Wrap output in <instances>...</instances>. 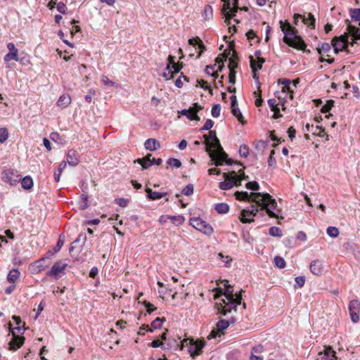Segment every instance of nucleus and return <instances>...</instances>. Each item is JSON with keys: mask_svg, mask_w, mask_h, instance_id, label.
<instances>
[{"mask_svg": "<svg viewBox=\"0 0 360 360\" xmlns=\"http://www.w3.org/2000/svg\"><path fill=\"white\" fill-rule=\"evenodd\" d=\"M244 167L238 170V174L235 172L224 173V181L219 183V187L221 190H229L234 186H240L242 180L248 179L244 172Z\"/></svg>", "mask_w": 360, "mask_h": 360, "instance_id": "f257e3e1", "label": "nucleus"}, {"mask_svg": "<svg viewBox=\"0 0 360 360\" xmlns=\"http://www.w3.org/2000/svg\"><path fill=\"white\" fill-rule=\"evenodd\" d=\"M280 24L284 34L283 41L287 45H307L302 38L297 34V30L289 22L280 21Z\"/></svg>", "mask_w": 360, "mask_h": 360, "instance_id": "f03ea898", "label": "nucleus"}, {"mask_svg": "<svg viewBox=\"0 0 360 360\" xmlns=\"http://www.w3.org/2000/svg\"><path fill=\"white\" fill-rule=\"evenodd\" d=\"M348 46H317L316 50L320 55L319 60L321 62H328L332 63L334 59L332 58V53L338 54L340 51H347Z\"/></svg>", "mask_w": 360, "mask_h": 360, "instance_id": "7ed1b4c3", "label": "nucleus"}, {"mask_svg": "<svg viewBox=\"0 0 360 360\" xmlns=\"http://www.w3.org/2000/svg\"><path fill=\"white\" fill-rule=\"evenodd\" d=\"M234 46H228L227 49H225L224 52L219 55L215 61L217 63H224L229 58V70H236L238 67V58L236 56V51L233 49Z\"/></svg>", "mask_w": 360, "mask_h": 360, "instance_id": "20e7f679", "label": "nucleus"}, {"mask_svg": "<svg viewBox=\"0 0 360 360\" xmlns=\"http://www.w3.org/2000/svg\"><path fill=\"white\" fill-rule=\"evenodd\" d=\"M205 345V340L194 341L193 339H184L181 342L182 349L185 347H188V352L193 358L198 356Z\"/></svg>", "mask_w": 360, "mask_h": 360, "instance_id": "39448f33", "label": "nucleus"}, {"mask_svg": "<svg viewBox=\"0 0 360 360\" xmlns=\"http://www.w3.org/2000/svg\"><path fill=\"white\" fill-rule=\"evenodd\" d=\"M224 2L221 10L225 22L229 23V20L235 16L236 13L239 10L238 6V0H221Z\"/></svg>", "mask_w": 360, "mask_h": 360, "instance_id": "423d86ee", "label": "nucleus"}, {"mask_svg": "<svg viewBox=\"0 0 360 360\" xmlns=\"http://www.w3.org/2000/svg\"><path fill=\"white\" fill-rule=\"evenodd\" d=\"M205 139L204 143L206 146V151L219 149L222 150V147L220 144L219 139L217 137L215 131L210 130L208 135H203Z\"/></svg>", "mask_w": 360, "mask_h": 360, "instance_id": "0eeeda50", "label": "nucleus"}, {"mask_svg": "<svg viewBox=\"0 0 360 360\" xmlns=\"http://www.w3.org/2000/svg\"><path fill=\"white\" fill-rule=\"evenodd\" d=\"M1 175L2 180L11 186H15L21 180V176L18 172L13 169L4 170Z\"/></svg>", "mask_w": 360, "mask_h": 360, "instance_id": "6e6552de", "label": "nucleus"}, {"mask_svg": "<svg viewBox=\"0 0 360 360\" xmlns=\"http://www.w3.org/2000/svg\"><path fill=\"white\" fill-rule=\"evenodd\" d=\"M191 225L195 229L207 234L210 235L213 232L212 227L205 221L200 218L195 217L191 219Z\"/></svg>", "mask_w": 360, "mask_h": 360, "instance_id": "1a4fd4ad", "label": "nucleus"}, {"mask_svg": "<svg viewBox=\"0 0 360 360\" xmlns=\"http://www.w3.org/2000/svg\"><path fill=\"white\" fill-rule=\"evenodd\" d=\"M263 210H266L268 215L270 217H274L276 219H283L284 217L281 215L282 211L281 210L277 207V203L275 199H273L271 196H270L269 200L266 202V206H264Z\"/></svg>", "mask_w": 360, "mask_h": 360, "instance_id": "9d476101", "label": "nucleus"}, {"mask_svg": "<svg viewBox=\"0 0 360 360\" xmlns=\"http://www.w3.org/2000/svg\"><path fill=\"white\" fill-rule=\"evenodd\" d=\"M241 295H238L235 299L223 300L224 307L221 314L225 316L227 313L231 312L232 310L236 311V307L241 303Z\"/></svg>", "mask_w": 360, "mask_h": 360, "instance_id": "9b49d317", "label": "nucleus"}, {"mask_svg": "<svg viewBox=\"0 0 360 360\" xmlns=\"http://www.w3.org/2000/svg\"><path fill=\"white\" fill-rule=\"evenodd\" d=\"M68 264L63 263L62 261H57L52 266L50 271L46 273V275L49 277H54L55 278H59L62 274H65V269L67 267Z\"/></svg>", "mask_w": 360, "mask_h": 360, "instance_id": "f8f14e48", "label": "nucleus"}, {"mask_svg": "<svg viewBox=\"0 0 360 360\" xmlns=\"http://www.w3.org/2000/svg\"><path fill=\"white\" fill-rule=\"evenodd\" d=\"M258 209L256 206L252 205L250 209H244L241 211L240 216V221L243 223H251L254 221V217L258 212Z\"/></svg>", "mask_w": 360, "mask_h": 360, "instance_id": "ddd939ff", "label": "nucleus"}, {"mask_svg": "<svg viewBox=\"0 0 360 360\" xmlns=\"http://www.w3.org/2000/svg\"><path fill=\"white\" fill-rule=\"evenodd\" d=\"M208 152L211 160L214 162V165L217 167L222 165L224 160L227 158V154L224 151L223 148L221 151L219 148L209 150Z\"/></svg>", "mask_w": 360, "mask_h": 360, "instance_id": "4468645a", "label": "nucleus"}, {"mask_svg": "<svg viewBox=\"0 0 360 360\" xmlns=\"http://www.w3.org/2000/svg\"><path fill=\"white\" fill-rule=\"evenodd\" d=\"M349 311L352 322L357 323L359 321L360 302L357 300H352L349 302Z\"/></svg>", "mask_w": 360, "mask_h": 360, "instance_id": "2eb2a0df", "label": "nucleus"}, {"mask_svg": "<svg viewBox=\"0 0 360 360\" xmlns=\"http://www.w3.org/2000/svg\"><path fill=\"white\" fill-rule=\"evenodd\" d=\"M269 193H251L250 201L255 202L258 205L262 206V210L266 206V202L270 199Z\"/></svg>", "mask_w": 360, "mask_h": 360, "instance_id": "dca6fc26", "label": "nucleus"}, {"mask_svg": "<svg viewBox=\"0 0 360 360\" xmlns=\"http://www.w3.org/2000/svg\"><path fill=\"white\" fill-rule=\"evenodd\" d=\"M335 354L330 346H326L323 352H319L316 360H337Z\"/></svg>", "mask_w": 360, "mask_h": 360, "instance_id": "f3484780", "label": "nucleus"}, {"mask_svg": "<svg viewBox=\"0 0 360 360\" xmlns=\"http://www.w3.org/2000/svg\"><path fill=\"white\" fill-rule=\"evenodd\" d=\"M46 259H48L47 257H42L37 262L32 263L30 267L31 273L33 274H37L41 271L44 270L49 266L48 264H45Z\"/></svg>", "mask_w": 360, "mask_h": 360, "instance_id": "a211bd4d", "label": "nucleus"}, {"mask_svg": "<svg viewBox=\"0 0 360 360\" xmlns=\"http://www.w3.org/2000/svg\"><path fill=\"white\" fill-rule=\"evenodd\" d=\"M13 338L9 342V349L16 350L20 348L24 343L25 338L18 335L13 330L11 331Z\"/></svg>", "mask_w": 360, "mask_h": 360, "instance_id": "6ab92c4d", "label": "nucleus"}, {"mask_svg": "<svg viewBox=\"0 0 360 360\" xmlns=\"http://www.w3.org/2000/svg\"><path fill=\"white\" fill-rule=\"evenodd\" d=\"M310 271L316 276H320L323 272V262L321 259L311 261L309 265Z\"/></svg>", "mask_w": 360, "mask_h": 360, "instance_id": "aec40b11", "label": "nucleus"}, {"mask_svg": "<svg viewBox=\"0 0 360 360\" xmlns=\"http://www.w3.org/2000/svg\"><path fill=\"white\" fill-rule=\"evenodd\" d=\"M78 153L75 150H70L67 153V162L75 167L79 164Z\"/></svg>", "mask_w": 360, "mask_h": 360, "instance_id": "412c9836", "label": "nucleus"}, {"mask_svg": "<svg viewBox=\"0 0 360 360\" xmlns=\"http://www.w3.org/2000/svg\"><path fill=\"white\" fill-rule=\"evenodd\" d=\"M249 59L250 63V67L252 71V77L258 83V84H259V75L257 73V71L258 70H260L262 68V65H256V61L252 56H250Z\"/></svg>", "mask_w": 360, "mask_h": 360, "instance_id": "4be33fe9", "label": "nucleus"}, {"mask_svg": "<svg viewBox=\"0 0 360 360\" xmlns=\"http://www.w3.org/2000/svg\"><path fill=\"white\" fill-rule=\"evenodd\" d=\"M134 163H139L141 165L143 169H148L153 165L152 155L148 154L143 158L134 160Z\"/></svg>", "mask_w": 360, "mask_h": 360, "instance_id": "5701e85b", "label": "nucleus"}, {"mask_svg": "<svg viewBox=\"0 0 360 360\" xmlns=\"http://www.w3.org/2000/svg\"><path fill=\"white\" fill-rule=\"evenodd\" d=\"M166 70L174 69V72H179L182 68L181 65L175 63V57L169 55L167 58Z\"/></svg>", "mask_w": 360, "mask_h": 360, "instance_id": "b1692460", "label": "nucleus"}, {"mask_svg": "<svg viewBox=\"0 0 360 360\" xmlns=\"http://www.w3.org/2000/svg\"><path fill=\"white\" fill-rule=\"evenodd\" d=\"M224 287L225 291L224 292V295L225 296L226 300L235 299L236 298V296L241 295V292L234 294L233 287L228 284L227 281H225Z\"/></svg>", "mask_w": 360, "mask_h": 360, "instance_id": "393cba45", "label": "nucleus"}, {"mask_svg": "<svg viewBox=\"0 0 360 360\" xmlns=\"http://www.w3.org/2000/svg\"><path fill=\"white\" fill-rule=\"evenodd\" d=\"M146 192L147 193V198L151 200L160 199L167 195V193L153 191L150 188H146Z\"/></svg>", "mask_w": 360, "mask_h": 360, "instance_id": "a878e982", "label": "nucleus"}, {"mask_svg": "<svg viewBox=\"0 0 360 360\" xmlns=\"http://www.w3.org/2000/svg\"><path fill=\"white\" fill-rule=\"evenodd\" d=\"M144 146L146 150L153 151L160 148V143L155 139H148L144 143Z\"/></svg>", "mask_w": 360, "mask_h": 360, "instance_id": "bb28decb", "label": "nucleus"}, {"mask_svg": "<svg viewBox=\"0 0 360 360\" xmlns=\"http://www.w3.org/2000/svg\"><path fill=\"white\" fill-rule=\"evenodd\" d=\"M70 103L71 97L68 94L61 95L57 101V105L61 108H65L68 107Z\"/></svg>", "mask_w": 360, "mask_h": 360, "instance_id": "cd10ccee", "label": "nucleus"}, {"mask_svg": "<svg viewBox=\"0 0 360 360\" xmlns=\"http://www.w3.org/2000/svg\"><path fill=\"white\" fill-rule=\"evenodd\" d=\"M64 243H65L64 236L63 235H60L56 245H55V247L53 248V251L49 250L47 252V258H50L55 253L59 252L60 250L61 249V248L63 247V245H64Z\"/></svg>", "mask_w": 360, "mask_h": 360, "instance_id": "c85d7f7f", "label": "nucleus"}, {"mask_svg": "<svg viewBox=\"0 0 360 360\" xmlns=\"http://www.w3.org/2000/svg\"><path fill=\"white\" fill-rule=\"evenodd\" d=\"M12 60L15 61L19 60L18 50L15 49V46H11L9 49V52L4 57V60L6 62H8Z\"/></svg>", "mask_w": 360, "mask_h": 360, "instance_id": "c756f323", "label": "nucleus"}, {"mask_svg": "<svg viewBox=\"0 0 360 360\" xmlns=\"http://www.w3.org/2000/svg\"><path fill=\"white\" fill-rule=\"evenodd\" d=\"M302 23L306 25L309 27L314 28L315 18L311 13H307V16L302 15Z\"/></svg>", "mask_w": 360, "mask_h": 360, "instance_id": "7c9ffc66", "label": "nucleus"}, {"mask_svg": "<svg viewBox=\"0 0 360 360\" xmlns=\"http://www.w3.org/2000/svg\"><path fill=\"white\" fill-rule=\"evenodd\" d=\"M231 112L241 124L246 122L238 105L231 106Z\"/></svg>", "mask_w": 360, "mask_h": 360, "instance_id": "2f4dec72", "label": "nucleus"}, {"mask_svg": "<svg viewBox=\"0 0 360 360\" xmlns=\"http://www.w3.org/2000/svg\"><path fill=\"white\" fill-rule=\"evenodd\" d=\"M279 82L281 84H282L283 85H284V86L282 89V91L283 92L288 91V93H290V99H292L293 98V92H292V91L290 90V89L289 87V85L290 84L291 81L288 79L285 78V79H280Z\"/></svg>", "mask_w": 360, "mask_h": 360, "instance_id": "473e14b6", "label": "nucleus"}, {"mask_svg": "<svg viewBox=\"0 0 360 360\" xmlns=\"http://www.w3.org/2000/svg\"><path fill=\"white\" fill-rule=\"evenodd\" d=\"M20 276V271L18 269H13L7 276V280L10 283H14Z\"/></svg>", "mask_w": 360, "mask_h": 360, "instance_id": "72a5a7b5", "label": "nucleus"}, {"mask_svg": "<svg viewBox=\"0 0 360 360\" xmlns=\"http://www.w3.org/2000/svg\"><path fill=\"white\" fill-rule=\"evenodd\" d=\"M234 195L239 200L250 201L251 200V193H248L246 191H236Z\"/></svg>", "mask_w": 360, "mask_h": 360, "instance_id": "f704fd0d", "label": "nucleus"}, {"mask_svg": "<svg viewBox=\"0 0 360 360\" xmlns=\"http://www.w3.org/2000/svg\"><path fill=\"white\" fill-rule=\"evenodd\" d=\"M229 326V322L225 319H220L216 323V329L221 333L223 334L224 330Z\"/></svg>", "mask_w": 360, "mask_h": 360, "instance_id": "c9c22d12", "label": "nucleus"}, {"mask_svg": "<svg viewBox=\"0 0 360 360\" xmlns=\"http://www.w3.org/2000/svg\"><path fill=\"white\" fill-rule=\"evenodd\" d=\"M12 319L15 322L17 326L15 328L11 329L12 325H11V323H9L10 329L11 330V331L12 330L14 331V330H17V332L18 333H23L22 331L24 330V329H22L21 327H20L21 323H22L20 318L19 316H13L12 317Z\"/></svg>", "mask_w": 360, "mask_h": 360, "instance_id": "e433bc0d", "label": "nucleus"}, {"mask_svg": "<svg viewBox=\"0 0 360 360\" xmlns=\"http://www.w3.org/2000/svg\"><path fill=\"white\" fill-rule=\"evenodd\" d=\"M89 206L88 204V196L83 193L80 196V199L79 200V207L82 210H86Z\"/></svg>", "mask_w": 360, "mask_h": 360, "instance_id": "4c0bfd02", "label": "nucleus"}, {"mask_svg": "<svg viewBox=\"0 0 360 360\" xmlns=\"http://www.w3.org/2000/svg\"><path fill=\"white\" fill-rule=\"evenodd\" d=\"M21 185L24 189H30L33 186V181L30 176H25L21 180Z\"/></svg>", "mask_w": 360, "mask_h": 360, "instance_id": "58836bf2", "label": "nucleus"}, {"mask_svg": "<svg viewBox=\"0 0 360 360\" xmlns=\"http://www.w3.org/2000/svg\"><path fill=\"white\" fill-rule=\"evenodd\" d=\"M216 211L219 214H226L229 210V207L226 203H218L215 205Z\"/></svg>", "mask_w": 360, "mask_h": 360, "instance_id": "ea45409f", "label": "nucleus"}, {"mask_svg": "<svg viewBox=\"0 0 360 360\" xmlns=\"http://www.w3.org/2000/svg\"><path fill=\"white\" fill-rule=\"evenodd\" d=\"M246 36H247V39L250 42V45H252V41L254 40V39H255L254 43H256V44L259 43V39L257 37L255 32L252 30H249L246 33Z\"/></svg>", "mask_w": 360, "mask_h": 360, "instance_id": "a19ab883", "label": "nucleus"}, {"mask_svg": "<svg viewBox=\"0 0 360 360\" xmlns=\"http://www.w3.org/2000/svg\"><path fill=\"white\" fill-rule=\"evenodd\" d=\"M213 15V10L212 7L210 5H207L205 7L204 12H203V17L205 20H210L212 18Z\"/></svg>", "mask_w": 360, "mask_h": 360, "instance_id": "79ce46f5", "label": "nucleus"}, {"mask_svg": "<svg viewBox=\"0 0 360 360\" xmlns=\"http://www.w3.org/2000/svg\"><path fill=\"white\" fill-rule=\"evenodd\" d=\"M217 257L224 263L225 266L229 267L231 266V262L232 261V258L231 257L228 255L225 256L221 252L218 253Z\"/></svg>", "mask_w": 360, "mask_h": 360, "instance_id": "37998d69", "label": "nucleus"}, {"mask_svg": "<svg viewBox=\"0 0 360 360\" xmlns=\"http://www.w3.org/2000/svg\"><path fill=\"white\" fill-rule=\"evenodd\" d=\"M8 138V131L6 127L0 128V143H4Z\"/></svg>", "mask_w": 360, "mask_h": 360, "instance_id": "c03bdc74", "label": "nucleus"}, {"mask_svg": "<svg viewBox=\"0 0 360 360\" xmlns=\"http://www.w3.org/2000/svg\"><path fill=\"white\" fill-rule=\"evenodd\" d=\"M255 148L258 152L263 153L267 148V143L264 141H259L255 143Z\"/></svg>", "mask_w": 360, "mask_h": 360, "instance_id": "a18cd8bd", "label": "nucleus"}, {"mask_svg": "<svg viewBox=\"0 0 360 360\" xmlns=\"http://www.w3.org/2000/svg\"><path fill=\"white\" fill-rule=\"evenodd\" d=\"M167 164L169 166H172L174 168H179L181 166V162L179 160L176 158H169L167 161Z\"/></svg>", "mask_w": 360, "mask_h": 360, "instance_id": "49530a36", "label": "nucleus"}, {"mask_svg": "<svg viewBox=\"0 0 360 360\" xmlns=\"http://www.w3.org/2000/svg\"><path fill=\"white\" fill-rule=\"evenodd\" d=\"M326 232H327V234L332 238H336L339 235V230L338 228H336L335 226H329L327 229Z\"/></svg>", "mask_w": 360, "mask_h": 360, "instance_id": "de8ad7c7", "label": "nucleus"}, {"mask_svg": "<svg viewBox=\"0 0 360 360\" xmlns=\"http://www.w3.org/2000/svg\"><path fill=\"white\" fill-rule=\"evenodd\" d=\"M274 263H275V265L280 268V269H283L285 266V259L281 257H279V256H276L274 257Z\"/></svg>", "mask_w": 360, "mask_h": 360, "instance_id": "09e8293b", "label": "nucleus"}, {"mask_svg": "<svg viewBox=\"0 0 360 360\" xmlns=\"http://www.w3.org/2000/svg\"><path fill=\"white\" fill-rule=\"evenodd\" d=\"M194 188L193 184H188L181 191V193L188 196L193 193Z\"/></svg>", "mask_w": 360, "mask_h": 360, "instance_id": "8fccbe9b", "label": "nucleus"}, {"mask_svg": "<svg viewBox=\"0 0 360 360\" xmlns=\"http://www.w3.org/2000/svg\"><path fill=\"white\" fill-rule=\"evenodd\" d=\"M254 59L256 61V65H263V63L265 62V59L262 57H261V51H256L255 52V56H252Z\"/></svg>", "mask_w": 360, "mask_h": 360, "instance_id": "3c124183", "label": "nucleus"}, {"mask_svg": "<svg viewBox=\"0 0 360 360\" xmlns=\"http://www.w3.org/2000/svg\"><path fill=\"white\" fill-rule=\"evenodd\" d=\"M350 16L352 20H360V8H354L350 10Z\"/></svg>", "mask_w": 360, "mask_h": 360, "instance_id": "603ef678", "label": "nucleus"}, {"mask_svg": "<svg viewBox=\"0 0 360 360\" xmlns=\"http://www.w3.org/2000/svg\"><path fill=\"white\" fill-rule=\"evenodd\" d=\"M334 105V101L328 100L327 103L321 108V112L326 113L330 110Z\"/></svg>", "mask_w": 360, "mask_h": 360, "instance_id": "864d4df0", "label": "nucleus"}, {"mask_svg": "<svg viewBox=\"0 0 360 360\" xmlns=\"http://www.w3.org/2000/svg\"><path fill=\"white\" fill-rule=\"evenodd\" d=\"M269 235H271V236L281 237L282 231L279 228L272 226L269 229Z\"/></svg>", "mask_w": 360, "mask_h": 360, "instance_id": "5fc2aeb1", "label": "nucleus"}, {"mask_svg": "<svg viewBox=\"0 0 360 360\" xmlns=\"http://www.w3.org/2000/svg\"><path fill=\"white\" fill-rule=\"evenodd\" d=\"M239 154L241 157L247 158L249 155V148L247 145H241L239 148Z\"/></svg>", "mask_w": 360, "mask_h": 360, "instance_id": "6e6d98bb", "label": "nucleus"}, {"mask_svg": "<svg viewBox=\"0 0 360 360\" xmlns=\"http://www.w3.org/2000/svg\"><path fill=\"white\" fill-rule=\"evenodd\" d=\"M179 72H174V69L166 70L162 73V77L167 80H169L174 78V75Z\"/></svg>", "mask_w": 360, "mask_h": 360, "instance_id": "4d7b16f0", "label": "nucleus"}, {"mask_svg": "<svg viewBox=\"0 0 360 360\" xmlns=\"http://www.w3.org/2000/svg\"><path fill=\"white\" fill-rule=\"evenodd\" d=\"M245 187L248 189L252 190V191H258L259 189V184L254 181H250L246 184Z\"/></svg>", "mask_w": 360, "mask_h": 360, "instance_id": "13d9d810", "label": "nucleus"}, {"mask_svg": "<svg viewBox=\"0 0 360 360\" xmlns=\"http://www.w3.org/2000/svg\"><path fill=\"white\" fill-rule=\"evenodd\" d=\"M221 107L219 104H215L212 108V115L214 117H218L220 115Z\"/></svg>", "mask_w": 360, "mask_h": 360, "instance_id": "bf43d9fd", "label": "nucleus"}, {"mask_svg": "<svg viewBox=\"0 0 360 360\" xmlns=\"http://www.w3.org/2000/svg\"><path fill=\"white\" fill-rule=\"evenodd\" d=\"M169 219L174 224H181L184 222V218L181 216H169Z\"/></svg>", "mask_w": 360, "mask_h": 360, "instance_id": "052dcab7", "label": "nucleus"}, {"mask_svg": "<svg viewBox=\"0 0 360 360\" xmlns=\"http://www.w3.org/2000/svg\"><path fill=\"white\" fill-rule=\"evenodd\" d=\"M165 321V319H160V318H156L152 323L151 326L155 328H160L162 326V324L163 321Z\"/></svg>", "mask_w": 360, "mask_h": 360, "instance_id": "680f3d73", "label": "nucleus"}, {"mask_svg": "<svg viewBox=\"0 0 360 360\" xmlns=\"http://www.w3.org/2000/svg\"><path fill=\"white\" fill-rule=\"evenodd\" d=\"M188 45H204L202 41L198 37H194L188 39Z\"/></svg>", "mask_w": 360, "mask_h": 360, "instance_id": "e2e57ef3", "label": "nucleus"}, {"mask_svg": "<svg viewBox=\"0 0 360 360\" xmlns=\"http://www.w3.org/2000/svg\"><path fill=\"white\" fill-rule=\"evenodd\" d=\"M274 150H271L267 161L269 167H274L276 165V159L274 158Z\"/></svg>", "mask_w": 360, "mask_h": 360, "instance_id": "0e129e2a", "label": "nucleus"}, {"mask_svg": "<svg viewBox=\"0 0 360 360\" xmlns=\"http://www.w3.org/2000/svg\"><path fill=\"white\" fill-rule=\"evenodd\" d=\"M214 125V122L210 120V119H207L204 124V126L202 127V128L200 129L201 131H207V130H210Z\"/></svg>", "mask_w": 360, "mask_h": 360, "instance_id": "69168bd1", "label": "nucleus"}, {"mask_svg": "<svg viewBox=\"0 0 360 360\" xmlns=\"http://www.w3.org/2000/svg\"><path fill=\"white\" fill-rule=\"evenodd\" d=\"M101 82H103V84L106 85V86H114L115 85V83L111 80H110L107 76L105 75H102L101 76Z\"/></svg>", "mask_w": 360, "mask_h": 360, "instance_id": "338daca9", "label": "nucleus"}, {"mask_svg": "<svg viewBox=\"0 0 360 360\" xmlns=\"http://www.w3.org/2000/svg\"><path fill=\"white\" fill-rule=\"evenodd\" d=\"M144 306L146 307V311L148 314H151L153 311H154L156 308L151 303L144 301L143 303Z\"/></svg>", "mask_w": 360, "mask_h": 360, "instance_id": "774afa93", "label": "nucleus"}]
</instances>
